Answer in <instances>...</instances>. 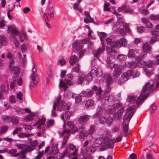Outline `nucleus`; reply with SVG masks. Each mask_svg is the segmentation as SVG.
Returning a JSON list of instances; mask_svg holds the SVG:
<instances>
[{
    "mask_svg": "<svg viewBox=\"0 0 159 159\" xmlns=\"http://www.w3.org/2000/svg\"><path fill=\"white\" fill-rule=\"evenodd\" d=\"M28 151H20V153L19 156V157L22 159H25L26 157V156L25 154H26Z\"/></svg>",
    "mask_w": 159,
    "mask_h": 159,
    "instance_id": "864d4df0",
    "label": "nucleus"
},
{
    "mask_svg": "<svg viewBox=\"0 0 159 159\" xmlns=\"http://www.w3.org/2000/svg\"><path fill=\"white\" fill-rule=\"evenodd\" d=\"M150 20L153 21H157L159 20V14H151L149 16Z\"/></svg>",
    "mask_w": 159,
    "mask_h": 159,
    "instance_id": "bb28decb",
    "label": "nucleus"
},
{
    "mask_svg": "<svg viewBox=\"0 0 159 159\" xmlns=\"http://www.w3.org/2000/svg\"><path fill=\"white\" fill-rule=\"evenodd\" d=\"M112 78L111 76H109L106 80V85H110L112 82Z\"/></svg>",
    "mask_w": 159,
    "mask_h": 159,
    "instance_id": "bf43d9fd",
    "label": "nucleus"
},
{
    "mask_svg": "<svg viewBox=\"0 0 159 159\" xmlns=\"http://www.w3.org/2000/svg\"><path fill=\"white\" fill-rule=\"evenodd\" d=\"M113 67L114 68V71L113 73V77H118L121 74V69L122 66L118 64H114L113 65Z\"/></svg>",
    "mask_w": 159,
    "mask_h": 159,
    "instance_id": "9d476101",
    "label": "nucleus"
},
{
    "mask_svg": "<svg viewBox=\"0 0 159 159\" xmlns=\"http://www.w3.org/2000/svg\"><path fill=\"white\" fill-rule=\"evenodd\" d=\"M58 63L61 66H63L66 63V61L65 59L63 58H61L58 61Z\"/></svg>",
    "mask_w": 159,
    "mask_h": 159,
    "instance_id": "774afa93",
    "label": "nucleus"
},
{
    "mask_svg": "<svg viewBox=\"0 0 159 159\" xmlns=\"http://www.w3.org/2000/svg\"><path fill=\"white\" fill-rule=\"evenodd\" d=\"M83 129V127L82 126L79 128V129L78 130H79V131L80 132L79 134V138L82 141H83L85 139V137H86V135H85V134L84 132L82 131Z\"/></svg>",
    "mask_w": 159,
    "mask_h": 159,
    "instance_id": "7c9ffc66",
    "label": "nucleus"
},
{
    "mask_svg": "<svg viewBox=\"0 0 159 159\" xmlns=\"http://www.w3.org/2000/svg\"><path fill=\"white\" fill-rule=\"evenodd\" d=\"M156 61H155L153 63L152 61H151L150 63L148 64L149 66L151 67L152 66L153 64L154 65H159V55H157L156 57Z\"/></svg>",
    "mask_w": 159,
    "mask_h": 159,
    "instance_id": "37998d69",
    "label": "nucleus"
},
{
    "mask_svg": "<svg viewBox=\"0 0 159 159\" xmlns=\"http://www.w3.org/2000/svg\"><path fill=\"white\" fill-rule=\"evenodd\" d=\"M70 128L71 129L70 130L69 129H64V130L61 132H60L59 133L60 134V136H61V137L64 136L63 138L64 141L62 142V147L66 143L67 141L68 137L70 135V134H73L76 131H79V130H78L79 129V128L77 129V127L74 126Z\"/></svg>",
    "mask_w": 159,
    "mask_h": 159,
    "instance_id": "7ed1b4c3",
    "label": "nucleus"
},
{
    "mask_svg": "<svg viewBox=\"0 0 159 159\" xmlns=\"http://www.w3.org/2000/svg\"><path fill=\"white\" fill-rule=\"evenodd\" d=\"M52 144V152H58V144L57 143H53Z\"/></svg>",
    "mask_w": 159,
    "mask_h": 159,
    "instance_id": "de8ad7c7",
    "label": "nucleus"
},
{
    "mask_svg": "<svg viewBox=\"0 0 159 159\" xmlns=\"http://www.w3.org/2000/svg\"><path fill=\"white\" fill-rule=\"evenodd\" d=\"M61 98V96H59L58 98L57 99L56 102H54L57 103V107L58 111H61L63 110H69L70 109V106L67 105L63 100L60 101Z\"/></svg>",
    "mask_w": 159,
    "mask_h": 159,
    "instance_id": "423d86ee",
    "label": "nucleus"
},
{
    "mask_svg": "<svg viewBox=\"0 0 159 159\" xmlns=\"http://www.w3.org/2000/svg\"><path fill=\"white\" fill-rule=\"evenodd\" d=\"M54 123L55 121L54 120L50 119L46 121V128H48L53 126L54 125Z\"/></svg>",
    "mask_w": 159,
    "mask_h": 159,
    "instance_id": "4c0bfd02",
    "label": "nucleus"
},
{
    "mask_svg": "<svg viewBox=\"0 0 159 159\" xmlns=\"http://www.w3.org/2000/svg\"><path fill=\"white\" fill-rule=\"evenodd\" d=\"M118 59L120 61H124L126 59V56L124 55H119L118 56Z\"/></svg>",
    "mask_w": 159,
    "mask_h": 159,
    "instance_id": "13d9d810",
    "label": "nucleus"
},
{
    "mask_svg": "<svg viewBox=\"0 0 159 159\" xmlns=\"http://www.w3.org/2000/svg\"><path fill=\"white\" fill-rule=\"evenodd\" d=\"M33 66L32 69V73L30 77L31 78L32 81L30 83V86L34 87L39 81V78L38 76H35V73L37 72L36 69L35 68V65L33 63Z\"/></svg>",
    "mask_w": 159,
    "mask_h": 159,
    "instance_id": "0eeeda50",
    "label": "nucleus"
},
{
    "mask_svg": "<svg viewBox=\"0 0 159 159\" xmlns=\"http://www.w3.org/2000/svg\"><path fill=\"white\" fill-rule=\"evenodd\" d=\"M141 20L142 22L145 25L146 27L147 28H151L153 27V25L150 21H148L147 18H143Z\"/></svg>",
    "mask_w": 159,
    "mask_h": 159,
    "instance_id": "4be33fe9",
    "label": "nucleus"
},
{
    "mask_svg": "<svg viewBox=\"0 0 159 159\" xmlns=\"http://www.w3.org/2000/svg\"><path fill=\"white\" fill-rule=\"evenodd\" d=\"M37 144V142L36 141H34L32 142L30 145L28 146L27 148V150L28 151H30L33 150L35 148V147Z\"/></svg>",
    "mask_w": 159,
    "mask_h": 159,
    "instance_id": "a878e982",
    "label": "nucleus"
},
{
    "mask_svg": "<svg viewBox=\"0 0 159 159\" xmlns=\"http://www.w3.org/2000/svg\"><path fill=\"white\" fill-rule=\"evenodd\" d=\"M57 108V103H54V104L53 106V109L52 111V115L53 116H57V114L56 113L55 110Z\"/></svg>",
    "mask_w": 159,
    "mask_h": 159,
    "instance_id": "603ef678",
    "label": "nucleus"
},
{
    "mask_svg": "<svg viewBox=\"0 0 159 159\" xmlns=\"http://www.w3.org/2000/svg\"><path fill=\"white\" fill-rule=\"evenodd\" d=\"M147 56L146 52L143 51L141 52L139 54V56L135 58V61L139 65L140 64L141 66H143L145 65L146 64L142 60L143 57Z\"/></svg>",
    "mask_w": 159,
    "mask_h": 159,
    "instance_id": "1a4fd4ad",
    "label": "nucleus"
},
{
    "mask_svg": "<svg viewBox=\"0 0 159 159\" xmlns=\"http://www.w3.org/2000/svg\"><path fill=\"white\" fill-rule=\"evenodd\" d=\"M124 28L126 29L127 30H125L123 28L120 29L119 32L120 34L123 36H125L126 34L127 33H130V30L128 25L126 24L124 25Z\"/></svg>",
    "mask_w": 159,
    "mask_h": 159,
    "instance_id": "6ab92c4d",
    "label": "nucleus"
},
{
    "mask_svg": "<svg viewBox=\"0 0 159 159\" xmlns=\"http://www.w3.org/2000/svg\"><path fill=\"white\" fill-rule=\"evenodd\" d=\"M35 116V114L31 113V114L26 116V119L27 120L32 121L34 119Z\"/></svg>",
    "mask_w": 159,
    "mask_h": 159,
    "instance_id": "3c124183",
    "label": "nucleus"
},
{
    "mask_svg": "<svg viewBox=\"0 0 159 159\" xmlns=\"http://www.w3.org/2000/svg\"><path fill=\"white\" fill-rule=\"evenodd\" d=\"M96 150L92 146H88L87 148H83L81 150L82 152L87 155H91Z\"/></svg>",
    "mask_w": 159,
    "mask_h": 159,
    "instance_id": "ddd939ff",
    "label": "nucleus"
},
{
    "mask_svg": "<svg viewBox=\"0 0 159 159\" xmlns=\"http://www.w3.org/2000/svg\"><path fill=\"white\" fill-rule=\"evenodd\" d=\"M118 11L125 13H132L133 10L129 6L124 5L118 8Z\"/></svg>",
    "mask_w": 159,
    "mask_h": 159,
    "instance_id": "dca6fc26",
    "label": "nucleus"
},
{
    "mask_svg": "<svg viewBox=\"0 0 159 159\" xmlns=\"http://www.w3.org/2000/svg\"><path fill=\"white\" fill-rule=\"evenodd\" d=\"M8 129V127L6 126H4L2 127L0 130V134H2L6 132Z\"/></svg>",
    "mask_w": 159,
    "mask_h": 159,
    "instance_id": "680f3d73",
    "label": "nucleus"
},
{
    "mask_svg": "<svg viewBox=\"0 0 159 159\" xmlns=\"http://www.w3.org/2000/svg\"><path fill=\"white\" fill-rule=\"evenodd\" d=\"M131 71L128 70L126 72L122 74L121 77V78L125 80V81L128 80V77L130 76V74H131Z\"/></svg>",
    "mask_w": 159,
    "mask_h": 159,
    "instance_id": "72a5a7b5",
    "label": "nucleus"
},
{
    "mask_svg": "<svg viewBox=\"0 0 159 159\" xmlns=\"http://www.w3.org/2000/svg\"><path fill=\"white\" fill-rule=\"evenodd\" d=\"M38 155L35 157L34 159H41L43 155V150L42 152H38Z\"/></svg>",
    "mask_w": 159,
    "mask_h": 159,
    "instance_id": "0e129e2a",
    "label": "nucleus"
},
{
    "mask_svg": "<svg viewBox=\"0 0 159 159\" xmlns=\"http://www.w3.org/2000/svg\"><path fill=\"white\" fill-rule=\"evenodd\" d=\"M23 127L25 129V131L28 132H30L32 129V127L31 125H23Z\"/></svg>",
    "mask_w": 159,
    "mask_h": 159,
    "instance_id": "a18cd8bd",
    "label": "nucleus"
},
{
    "mask_svg": "<svg viewBox=\"0 0 159 159\" xmlns=\"http://www.w3.org/2000/svg\"><path fill=\"white\" fill-rule=\"evenodd\" d=\"M50 155L52 156V159H59L61 158L62 159L63 157V156L61 153L58 152H51L50 154Z\"/></svg>",
    "mask_w": 159,
    "mask_h": 159,
    "instance_id": "aec40b11",
    "label": "nucleus"
},
{
    "mask_svg": "<svg viewBox=\"0 0 159 159\" xmlns=\"http://www.w3.org/2000/svg\"><path fill=\"white\" fill-rule=\"evenodd\" d=\"M87 78V75H86L84 73H81L80 74L77 82L78 84H82L85 80L88 81V80H86V78Z\"/></svg>",
    "mask_w": 159,
    "mask_h": 159,
    "instance_id": "412c9836",
    "label": "nucleus"
},
{
    "mask_svg": "<svg viewBox=\"0 0 159 159\" xmlns=\"http://www.w3.org/2000/svg\"><path fill=\"white\" fill-rule=\"evenodd\" d=\"M113 119L111 117L102 116L99 120L101 123H106L108 125H110L113 121Z\"/></svg>",
    "mask_w": 159,
    "mask_h": 159,
    "instance_id": "2eb2a0df",
    "label": "nucleus"
},
{
    "mask_svg": "<svg viewBox=\"0 0 159 159\" xmlns=\"http://www.w3.org/2000/svg\"><path fill=\"white\" fill-rule=\"evenodd\" d=\"M127 44V40L125 38H122L120 39L118 43V45L119 44L121 46L126 47Z\"/></svg>",
    "mask_w": 159,
    "mask_h": 159,
    "instance_id": "c756f323",
    "label": "nucleus"
},
{
    "mask_svg": "<svg viewBox=\"0 0 159 159\" xmlns=\"http://www.w3.org/2000/svg\"><path fill=\"white\" fill-rule=\"evenodd\" d=\"M7 38L4 35L0 36V43L2 46L5 45Z\"/></svg>",
    "mask_w": 159,
    "mask_h": 159,
    "instance_id": "ea45409f",
    "label": "nucleus"
},
{
    "mask_svg": "<svg viewBox=\"0 0 159 159\" xmlns=\"http://www.w3.org/2000/svg\"><path fill=\"white\" fill-rule=\"evenodd\" d=\"M105 50V47L103 43L102 44V47L93 51V54L94 56L98 59L99 56Z\"/></svg>",
    "mask_w": 159,
    "mask_h": 159,
    "instance_id": "f8f14e48",
    "label": "nucleus"
},
{
    "mask_svg": "<svg viewBox=\"0 0 159 159\" xmlns=\"http://www.w3.org/2000/svg\"><path fill=\"white\" fill-rule=\"evenodd\" d=\"M154 88L153 84L147 83L143 86L142 90L140 92V95L138 98L130 95L127 98L126 101L129 103L130 104L133 105L126 109L125 114L123 118L124 120L122 125L123 131L125 133H128V123H126L125 120H126L127 122L129 121L134 112L136 106L143 102L148 96L149 93L153 90Z\"/></svg>",
    "mask_w": 159,
    "mask_h": 159,
    "instance_id": "f257e3e1",
    "label": "nucleus"
},
{
    "mask_svg": "<svg viewBox=\"0 0 159 159\" xmlns=\"http://www.w3.org/2000/svg\"><path fill=\"white\" fill-rule=\"evenodd\" d=\"M107 89L105 92V95L106 96L105 98V102H108L109 101V97L110 95V93L111 92V88L110 87V85H106Z\"/></svg>",
    "mask_w": 159,
    "mask_h": 159,
    "instance_id": "b1692460",
    "label": "nucleus"
},
{
    "mask_svg": "<svg viewBox=\"0 0 159 159\" xmlns=\"http://www.w3.org/2000/svg\"><path fill=\"white\" fill-rule=\"evenodd\" d=\"M72 97L73 98H75V102L76 103H79L81 101V97L79 95L76 96V94L74 93L72 94Z\"/></svg>",
    "mask_w": 159,
    "mask_h": 159,
    "instance_id": "a19ab883",
    "label": "nucleus"
},
{
    "mask_svg": "<svg viewBox=\"0 0 159 159\" xmlns=\"http://www.w3.org/2000/svg\"><path fill=\"white\" fill-rule=\"evenodd\" d=\"M10 120L12 124H16L18 123L19 119L17 117L14 116L10 118Z\"/></svg>",
    "mask_w": 159,
    "mask_h": 159,
    "instance_id": "79ce46f5",
    "label": "nucleus"
},
{
    "mask_svg": "<svg viewBox=\"0 0 159 159\" xmlns=\"http://www.w3.org/2000/svg\"><path fill=\"white\" fill-rule=\"evenodd\" d=\"M28 48V45L26 43L22 44L20 46L21 49V51L23 53H26L27 51Z\"/></svg>",
    "mask_w": 159,
    "mask_h": 159,
    "instance_id": "58836bf2",
    "label": "nucleus"
},
{
    "mask_svg": "<svg viewBox=\"0 0 159 159\" xmlns=\"http://www.w3.org/2000/svg\"><path fill=\"white\" fill-rule=\"evenodd\" d=\"M79 60H78L77 56L75 55H73L70 57L69 62L72 65H73L74 64H76V63L77 64H79Z\"/></svg>",
    "mask_w": 159,
    "mask_h": 159,
    "instance_id": "5701e85b",
    "label": "nucleus"
},
{
    "mask_svg": "<svg viewBox=\"0 0 159 159\" xmlns=\"http://www.w3.org/2000/svg\"><path fill=\"white\" fill-rule=\"evenodd\" d=\"M140 52L139 50L135 49H129L127 54V56L129 57L134 58L137 55H138L140 53Z\"/></svg>",
    "mask_w": 159,
    "mask_h": 159,
    "instance_id": "4468645a",
    "label": "nucleus"
},
{
    "mask_svg": "<svg viewBox=\"0 0 159 159\" xmlns=\"http://www.w3.org/2000/svg\"><path fill=\"white\" fill-rule=\"evenodd\" d=\"M84 14L85 16L87 17V18H89L90 19V21L91 22H93V20L90 16V15L89 12L87 11H85L84 12Z\"/></svg>",
    "mask_w": 159,
    "mask_h": 159,
    "instance_id": "338daca9",
    "label": "nucleus"
},
{
    "mask_svg": "<svg viewBox=\"0 0 159 159\" xmlns=\"http://www.w3.org/2000/svg\"><path fill=\"white\" fill-rule=\"evenodd\" d=\"M30 136V134L20 132L18 134V136L20 138H28Z\"/></svg>",
    "mask_w": 159,
    "mask_h": 159,
    "instance_id": "09e8293b",
    "label": "nucleus"
},
{
    "mask_svg": "<svg viewBox=\"0 0 159 159\" xmlns=\"http://www.w3.org/2000/svg\"><path fill=\"white\" fill-rule=\"evenodd\" d=\"M143 50H145L146 52L150 54L151 53L152 48L148 43H146L143 44Z\"/></svg>",
    "mask_w": 159,
    "mask_h": 159,
    "instance_id": "393cba45",
    "label": "nucleus"
},
{
    "mask_svg": "<svg viewBox=\"0 0 159 159\" xmlns=\"http://www.w3.org/2000/svg\"><path fill=\"white\" fill-rule=\"evenodd\" d=\"M71 71L72 73H79L80 72V65L79 64H76V66L73 67Z\"/></svg>",
    "mask_w": 159,
    "mask_h": 159,
    "instance_id": "c03bdc74",
    "label": "nucleus"
},
{
    "mask_svg": "<svg viewBox=\"0 0 159 159\" xmlns=\"http://www.w3.org/2000/svg\"><path fill=\"white\" fill-rule=\"evenodd\" d=\"M92 89L95 91L96 94L97 95H100L102 91L100 87L98 88L96 85H94L92 87Z\"/></svg>",
    "mask_w": 159,
    "mask_h": 159,
    "instance_id": "e433bc0d",
    "label": "nucleus"
},
{
    "mask_svg": "<svg viewBox=\"0 0 159 159\" xmlns=\"http://www.w3.org/2000/svg\"><path fill=\"white\" fill-rule=\"evenodd\" d=\"M46 118L43 116L41 117V118L37 122L36 124L38 125V128L39 129L40 128L41 126L44 124L46 121Z\"/></svg>",
    "mask_w": 159,
    "mask_h": 159,
    "instance_id": "cd10ccee",
    "label": "nucleus"
},
{
    "mask_svg": "<svg viewBox=\"0 0 159 159\" xmlns=\"http://www.w3.org/2000/svg\"><path fill=\"white\" fill-rule=\"evenodd\" d=\"M129 71H131L130 76H132L133 78L138 77L140 75V73L139 71L132 70H129Z\"/></svg>",
    "mask_w": 159,
    "mask_h": 159,
    "instance_id": "c9c22d12",
    "label": "nucleus"
},
{
    "mask_svg": "<svg viewBox=\"0 0 159 159\" xmlns=\"http://www.w3.org/2000/svg\"><path fill=\"white\" fill-rule=\"evenodd\" d=\"M7 31L8 33L11 32L12 34L14 35H17L18 31L16 27L13 25H10L7 27Z\"/></svg>",
    "mask_w": 159,
    "mask_h": 159,
    "instance_id": "f3484780",
    "label": "nucleus"
},
{
    "mask_svg": "<svg viewBox=\"0 0 159 159\" xmlns=\"http://www.w3.org/2000/svg\"><path fill=\"white\" fill-rule=\"evenodd\" d=\"M71 116V113L70 111H68L66 112L65 113H63L61 115V118L63 120L64 122H65V119L67 120L70 119Z\"/></svg>",
    "mask_w": 159,
    "mask_h": 159,
    "instance_id": "a211bd4d",
    "label": "nucleus"
},
{
    "mask_svg": "<svg viewBox=\"0 0 159 159\" xmlns=\"http://www.w3.org/2000/svg\"><path fill=\"white\" fill-rule=\"evenodd\" d=\"M73 46L75 47V49L77 50L82 49L83 47V45L80 41L74 43L73 44Z\"/></svg>",
    "mask_w": 159,
    "mask_h": 159,
    "instance_id": "2f4dec72",
    "label": "nucleus"
},
{
    "mask_svg": "<svg viewBox=\"0 0 159 159\" xmlns=\"http://www.w3.org/2000/svg\"><path fill=\"white\" fill-rule=\"evenodd\" d=\"M89 120V116L88 115L82 116H80L79 119V122L80 123H85Z\"/></svg>",
    "mask_w": 159,
    "mask_h": 159,
    "instance_id": "c85d7f7f",
    "label": "nucleus"
},
{
    "mask_svg": "<svg viewBox=\"0 0 159 159\" xmlns=\"http://www.w3.org/2000/svg\"><path fill=\"white\" fill-rule=\"evenodd\" d=\"M14 62L13 61H11L9 65V68L10 71L12 72H13L14 74L16 75L17 77L20 74V70L18 67H14L13 64Z\"/></svg>",
    "mask_w": 159,
    "mask_h": 159,
    "instance_id": "9b49d317",
    "label": "nucleus"
},
{
    "mask_svg": "<svg viewBox=\"0 0 159 159\" xmlns=\"http://www.w3.org/2000/svg\"><path fill=\"white\" fill-rule=\"evenodd\" d=\"M94 103L93 100L92 99H89L86 101L85 103V106L87 108H89L92 106Z\"/></svg>",
    "mask_w": 159,
    "mask_h": 159,
    "instance_id": "49530a36",
    "label": "nucleus"
},
{
    "mask_svg": "<svg viewBox=\"0 0 159 159\" xmlns=\"http://www.w3.org/2000/svg\"><path fill=\"white\" fill-rule=\"evenodd\" d=\"M6 25V21L3 19L0 18V28L3 29Z\"/></svg>",
    "mask_w": 159,
    "mask_h": 159,
    "instance_id": "4d7b16f0",
    "label": "nucleus"
},
{
    "mask_svg": "<svg viewBox=\"0 0 159 159\" xmlns=\"http://www.w3.org/2000/svg\"><path fill=\"white\" fill-rule=\"evenodd\" d=\"M109 5L110 4L107 3L106 1H105V3L104 5V10L107 11H110L111 9L108 7Z\"/></svg>",
    "mask_w": 159,
    "mask_h": 159,
    "instance_id": "6e6d98bb",
    "label": "nucleus"
},
{
    "mask_svg": "<svg viewBox=\"0 0 159 159\" xmlns=\"http://www.w3.org/2000/svg\"><path fill=\"white\" fill-rule=\"evenodd\" d=\"M73 77V75L71 74L65 75L64 81L62 79L60 80L59 86L65 88L67 87V85H71L74 84L75 81L72 80Z\"/></svg>",
    "mask_w": 159,
    "mask_h": 159,
    "instance_id": "39448f33",
    "label": "nucleus"
},
{
    "mask_svg": "<svg viewBox=\"0 0 159 159\" xmlns=\"http://www.w3.org/2000/svg\"><path fill=\"white\" fill-rule=\"evenodd\" d=\"M16 146L19 149H25V150H24L23 151H28L27 150V148L28 147V146L27 144L16 143Z\"/></svg>",
    "mask_w": 159,
    "mask_h": 159,
    "instance_id": "473e14b6",
    "label": "nucleus"
},
{
    "mask_svg": "<svg viewBox=\"0 0 159 159\" xmlns=\"http://www.w3.org/2000/svg\"><path fill=\"white\" fill-rule=\"evenodd\" d=\"M73 8L74 9L78 10L80 12H81L82 11V9L79 7L77 3H76L74 4L73 5Z\"/></svg>",
    "mask_w": 159,
    "mask_h": 159,
    "instance_id": "052dcab7",
    "label": "nucleus"
},
{
    "mask_svg": "<svg viewBox=\"0 0 159 159\" xmlns=\"http://www.w3.org/2000/svg\"><path fill=\"white\" fill-rule=\"evenodd\" d=\"M107 66L109 68H111L112 66L111 64V61L110 58L109 57L107 58Z\"/></svg>",
    "mask_w": 159,
    "mask_h": 159,
    "instance_id": "e2e57ef3",
    "label": "nucleus"
},
{
    "mask_svg": "<svg viewBox=\"0 0 159 159\" xmlns=\"http://www.w3.org/2000/svg\"><path fill=\"white\" fill-rule=\"evenodd\" d=\"M151 34L153 37L155 38H156L159 36V32L155 30L152 31Z\"/></svg>",
    "mask_w": 159,
    "mask_h": 159,
    "instance_id": "69168bd1",
    "label": "nucleus"
},
{
    "mask_svg": "<svg viewBox=\"0 0 159 159\" xmlns=\"http://www.w3.org/2000/svg\"><path fill=\"white\" fill-rule=\"evenodd\" d=\"M94 131V128L93 126H91L90 127V129L89 130H86L84 131L85 135L87 137L89 135L92 134Z\"/></svg>",
    "mask_w": 159,
    "mask_h": 159,
    "instance_id": "f704fd0d",
    "label": "nucleus"
},
{
    "mask_svg": "<svg viewBox=\"0 0 159 159\" xmlns=\"http://www.w3.org/2000/svg\"><path fill=\"white\" fill-rule=\"evenodd\" d=\"M102 73V71L100 69H98L96 70L93 69L90 71L89 74L87 75V78H86V79L88 81H90L92 79L93 77Z\"/></svg>",
    "mask_w": 159,
    "mask_h": 159,
    "instance_id": "6e6552de",
    "label": "nucleus"
},
{
    "mask_svg": "<svg viewBox=\"0 0 159 159\" xmlns=\"http://www.w3.org/2000/svg\"><path fill=\"white\" fill-rule=\"evenodd\" d=\"M17 80L15 77L13 78V81L11 82L10 85L11 89H13L14 88L16 85Z\"/></svg>",
    "mask_w": 159,
    "mask_h": 159,
    "instance_id": "8fccbe9b",
    "label": "nucleus"
},
{
    "mask_svg": "<svg viewBox=\"0 0 159 159\" xmlns=\"http://www.w3.org/2000/svg\"><path fill=\"white\" fill-rule=\"evenodd\" d=\"M114 143L112 141L110 140L108 137H105L101 143H93L92 146L95 149L96 147L100 146H101L102 147H104V148H112L114 147Z\"/></svg>",
    "mask_w": 159,
    "mask_h": 159,
    "instance_id": "20e7f679",
    "label": "nucleus"
},
{
    "mask_svg": "<svg viewBox=\"0 0 159 159\" xmlns=\"http://www.w3.org/2000/svg\"><path fill=\"white\" fill-rule=\"evenodd\" d=\"M107 44L110 45L111 48L109 46L106 47V50L107 53L111 57H115L117 52L114 48L118 45L117 42L115 41L112 40V39L109 38H107L106 39Z\"/></svg>",
    "mask_w": 159,
    "mask_h": 159,
    "instance_id": "f03ea898",
    "label": "nucleus"
},
{
    "mask_svg": "<svg viewBox=\"0 0 159 159\" xmlns=\"http://www.w3.org/2000/svg\"><path fill=\"white\" fill-rule=\"evenodd\" d=\"M121 114H119L116 112L113 116V118L114 120H120L121 118Z\"/></svg>",
    "mask_w": 159,
    "mask_h": 159,
    "instance_id": "5fc2aeb1",
    "label": "nucleus"
}]
</instances>
